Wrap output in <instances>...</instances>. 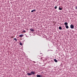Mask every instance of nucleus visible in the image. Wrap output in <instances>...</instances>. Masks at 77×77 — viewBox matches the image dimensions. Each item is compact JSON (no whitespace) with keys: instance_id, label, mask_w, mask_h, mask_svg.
<instances>
[{"instance_id":"obj_6","label":"nucleus","mask_w":77,"mask_h":77,"mask_svg":"<svg viewBox=\"0 0 77 77\" xmlns=\"http://www.w3.org/2000/svg\"><path fill=\"white\" fill-rule=\"evenodd\" d=\"M23 36H24V35L21 34V35H20L19 37H23Z\"/></svg>"},{"instance_id":"obj_15","label":"nucleus","mask_w":77,"mask_h":77,"mask_svg":"<svg viewBox=\"0 0 77 77\" xmlns=\"http://www.w3.org/2000/svg\"><path fill=\"white\" fill-rule=\"evenodd\" d=\"M23 32H26V31H23Z\"/></svg>"},{"instance_id":"obj_13","label":"nucleus","mask_w":77,"mask_h":77,"mask_svg":"<svg viewBox=\"0 0 77 77\" xmlns=\"http://www.w3.org/2000/svg\"><path fill=\"white\" fill-rule=\"evenodd\" d=\"M54 8L55 9H57V6L56 5V6Z\"/></svg>"},{"instance_id":"obj_14","label":"nucleus","mask_w":77,"mask_h":77,"mask_svg":"<svg viewBox=\"0 0 77 77\" xmlns=\"http://www.w3.org/2000/svg\"><path fill=\"white\" fill-rule=\"evenodd\" d=\"M20 45H22V43H21V42H20Z\"/></svg>"},{"instance_id":"obj_17","label":"nucleus","mask_w":77,"mask_h":77,"mask_svg":"<svg viewBox=\"0 0 77 77\" xmlns=\"http://www.w3.org/2000/svg\"><path fill=\"white\" fill-rule=\"evenodd\" d=\"M14 38V37H12V38Z\"/></svg>"},{"instance_id":"obj_7","label":"nucleus","mask_w":77,"mask_h":77,"mask_svg":"<svg viewBox=\"0 0 77 77\" xmlns=\"http://www.w3.org/2000/svg\"><path fill=\"white\" fill-rule=\"evenodd\" d=\"M59 10H60V11H61V10H62V8H60V7L59 8Z\"/></svg>"},{"instance_id":"obj_16","label":"nucleus","mask_w":77,"mask_h":77,"mask_svg":"<svg viewBox=\"0 0 77 77\" xmlns=\"http://www.w3.org/2000/svg\"><path fill=\"white\" fill-rule=\"evenodd\" d=\"M76 8V9H77V8L76 7V8Z\"/></svg>"},{"instance_id":"obj_1","label":"nucleus","mask_w":77,"mask_h":77,"mask_svg":"<svg viewBox=\"0 0 77 77\" xmlns=\"http://www.w3.org/2000/svg\"><path fill=\"white\" fill-rule=\"evenodd\" d=\"M35 71H31L30 73H27V75H32V74H33V75H35Z\"/></svg>"},{"instance_id":"obj_11","label":"nucleus","mask_w":77,"mask_h":77,"mask_svg":"<svg viewBox=\"0 0 77 77\" xmlns=\"http://www.w3.org/2000/svg\"><path fill=\"white\" fill-rule=\"evenodd\" d=\"M36 10H33L31 11V12H33L34 11H35Z\"/></svg>"},{"instance_id":"obj_12","label":"nucleus","mask_w":77,"mask_h":77,"mask_svg":"<svg viewBox=\"0 0 77 77\" xmlns=\"http://www.w3.org/2000/svg\"><path fill=\"white\" fill-rule=\"evenodd\" d=\"M14 40L15 41H17V38H14Z\"/></svg>"},{"instance_id":"obj_5","label":"nucleus","mask_w":77,"mask_h":77,"mask_svg":"<svg viewBox=\"0 0 77 77\" xmlns=\"http://www.w3.org/2000/svg\"><path fill=\"white\" fill-rule=\"evenodd\" d=\"M64 24L65 26H68V23L67 22H65L64 23Z\"/></svg>"},{"instance_id":"obj_2","label":"nucleus","mask_w":77,"mask_h":77,"mask_svg":"<svg viewBox=\"0 0 77 77\" xmlns=\"http://www.w3.org/2000/svg\"><path fill=\"white\" fill-rule=\"evenodd\" d=\"M74 25H70V28H71V29H74Z\"/></svg>"},{"instance_id":"obj_3","label":"nucleus","mask_w":77,"mask_h":77,"mask_svg":"<svg viewBox=\"0 0 77 77\" xmlns=\"http://www.w3.org/2000/svg\"><path fill=\"white\" fill-rule=\"evenodd\" d=\"M37 77H42V76L41 75H37Z\"/></svg>"},{"instance_id":"obj_10","label":"nucleus","mask_w":77,"mask_h":77,"mask_svg":"<svg viewBox=\"0 0 77 77\" xmlns=\"http://www.w3.org/2000/svg\"><path fill=\"white\" fill-rule=\"evenodd\" d=\"M66 29H68L69 28V27L67 25L66 26Z\"/></svg>"},{"instance_id":"obj_4","label":"nucleus","mask_w":77,"mask_h":77,"mask_svg":"<svg viewBox=\"0 0 77 77\" xmlns=\"http://www.w3.org/2000/svg\"><path fill=\"white\" fill-rule=\"evenodd\" d=\"M29 30L31 32H35V30L32 29H30Z\"/></svg>"},{"instance_id":"obj_9","label":"nucleus","mask_w":77,"mask_h":77,"mask_svg":"<svg viewBox=\"0 0 77 77\" xmlns=\"http://www.w3.org/2000/svg\"><path fill=\"white\" fill-rule=\"evenodd\" d=\"M59 29H60V30H62V27L60 26L59 27Z\"/></svg>"},{"instance_id":"obj_8","label":"nucleus","mask_w":77,"mask_h":77,"mask_svg":"<svg viewBox=\"0 0 77 77\" xmlns=\"http://www.w3.org/2000/svg\"><path fill=\"white\" fill-rule=\"evenodd\" d=\"M54 61H55V62H57V60L56 59H54Z\"/></svg>"}]
</instances>
